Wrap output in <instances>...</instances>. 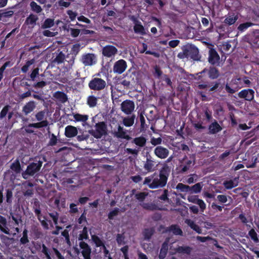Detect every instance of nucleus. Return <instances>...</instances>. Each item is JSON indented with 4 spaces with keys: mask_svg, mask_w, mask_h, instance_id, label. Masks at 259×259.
<instances>
[{
    "mask_svg": "<svg viewBox=\"0 0 259 259\" xmlns=\"http://www.w3.org/2000/svg\"><path fill=\"white\" fill-rule=\"evenodd\" d=\"M170 171V167L165 164L159 170V174L154 172L146 177L143 184L152 189L163 188L167 184Z\"/></svg>",
    "mask_w": 259,
    "mask_h": 259,
    "instance_id": "1",
    "label": "nucleus"
},
{
    "mask_svg": "<svg viewBox=\"0 0 259 259\" xmlns=\"http://www.w3.org/2000/svg\"><path fill=\"white\" fill-rule=\"evenodd\" d=\"M178 57L182 59H192L193 61H199L201 59L198 49L192 45L185 46L183 49V53H179Z\"/></svg>",
    "mask_w": 259,
    "mask_h": 259,
    "instance_id": "2",
    "label": "nucleus"
},
{
    "mask_svg": "<svg viewBox=\"0 0 259 259\" xmlns=\"http://www.w3.org/2000/svg\"><path fill=\"white\" fill-rule=\"evenodd\" d=\"M42 162L38 161L37 162H30L27 166L25 170L23 171L21 173L22 177L23 179L26 180L30 176H33L35 174L38 172L41 166Z\"/></svg>",
    "mask_w": 259,
    "mask_h": 259,
    "instance_id": "3",
    "label": "nucleus"
},
{
    "mask_svg": "<svg viewBox=\"0 0 259 259\" xmlns=\"http://www.w3.org/2000/svg\"><path fill=\"white\" fill-rule=\"evenodd\" d=\"M95 130L89 131V133L96 139H100L107 135V125L104 121L99 122L95 125Z\"/></svg>",
    "mask_w": 259,
    "mask_h": 259,
    "instance_id": "4",
    "label": "nucleus"
},
{
    "mask_svg": "<svg viewBox=\"0 0 259 259\" xmlns=\"http://www.w3.org/2000/svg\"><path fill=\"white\" fill-rule=\"evenodd\" d=\"M207 73L208 77L211 79H217L220 75L219 70L216 68V66H212L209 68H205L202 71L197 73V79L200 80L202 77V75Z\"/></svg>",
    "mask_w": 259,
    "mask_h": 259,
    "instance_id": "5",
    "label": "nucleus"
},
{
    "mask_svg": "<svg viewBox=\"0 0 259 259\" xmlns=\"http://www.w3.org/2000/svg\"><path fill=\"white\" fill-rule=\"evenodd\" d=\"M45 117V112L40 111L35 114L36 119L39 121L36 123H29L28 127H33L36 128H40L48 126V122L47 120H44Z\"/></svg>",
    "mask_w": 259,
    "mask_h": 259,
    "instance_id": "6",
    "label": "nucleus"
},
{
    "mask_svg": "<svg viewBox=\"0 0 259 259\" xmlns=\"http://www.w3.org/2000/svg\"><path fill=\"white\" fill-rule=\"evenodd\" d=\"M88 85L92 90L100 91L105 88L106 82L101 78L94 77L89 81Z\"/></svg>",
    "mask_w": 259,
    "mask_h": 259,
    "instance_id": "7",
    "label": "nucleus"
},
{
    "mask_svg": "<svg viewBox=\"0 0 259 259\" xmlns=\"http://www.w3.org/2000/svg\"><path fill=\"white\" fill-rule=\"evenodd\" d=\"M244 40L252 47L259 48V30H255L251 33L246 35Z\"/></svg>",
    "mask_w": 259,
    "mask_h": 259,
    "instance_id": "8",
    "label": "nucleus"
},
{
    "mask_svg": "<svg viewBox=\"0 0 259 259\" xmlns=\"http://www.w3.org/2000/svg\"><path fill=\"white\" fill-rule=\"evenodd\" d=\"M208 61L212 66H220V57L218 52L213 48L209 50Z\"/></svg>",
    "mask_w": 259,
    "mask_h": 259,
    "instance_id": "9",
    "label": "nucleus"
},
{
    "mask_svg": "<svg viewBox=\"0 0 259 259\" xmlns=\"http://www.w3.org/2000/svg\"><path fill=\"white\" fill-rule=\"evenodd\" d=\"M81 62L84 66H92L97 62L96 56L93 53H87L82 55Z\"/></svg>",
    "mask_w": 259,
    "mask_h": 259,
    "instance_id": "10",
    "label": "nucleus"
},
{
    "mask_svg": "<svg viewBox=\"0 0 259 259\" xmlns=\"http://www.w3.org/2000/svg\"><path fill=\"white\" fill-rule=\"evenodd\" d=\"M238 97L247 101H252L254 99V91L251 89L241 90L238 94Z\"/></svg>",
    "mask_w": 259,
    "mask_h": 259,
    "instance_id": "11",
    "label": "nucleus"
},
{
    "mask_svg": "<svg viewBox=\"0 0 259 259\" xmlns=\"http://www.w3.org/2000/svg\"><path fill=\"white\" fill-rule=\"evenodd\" d=\"M117 48L112 45H107L102 49L103 55L107 58H112L117 53Z\"/></svg>",
    "mask_w": 259,
    "mask_h": 259,
    "instance_id": "12",
    "label": "nucleus"
},
{
    "mask_svg": "<svg viewBox=\"0 0 259 259\" xmlns=\"http://www.w3.org/2000/svg\"><path fill=\"white\" fill-rule=\"evenodd\" d=\"M135 109V103L133 101L126 100L121 104V109L126 114H131Z\"/></svg>",
    "mask_w": 259,
    "mask_h": 259,
    "instance_id": "13",
    "label": "nucleus"
},
{
    "mask_svg": "<svg viewBox=\"0 0 259 259\" xmlns=\"http://www.w3.org/2000/svg\"><path fill=\"white\" fill-rule=\"evenodd\" d=\"M79 246L81 249V253L84 259H91V248L90 246L84 241H80L79 243Z\"/></svg>",
    "mask_w": 259,
    "mask_h": 259,
    "instance_id": "14",
    "label": "nucleus"
},
{
    "mask_svg": "<svg viewBox=\"0 0 259 259\" xmlns=\"http://www.w3.org/2000/svg\"><path fill=\"white\" fill-rule=\"evenodd\" d=\"M131 19L133 21L135 24L134 26V30L135 33L137 34H140L142 35H145L146 34V32L145 28L142 25L141 22L139 21L134 16H132L131 17Z\"/></svg>",
    "mask_w": 259,
    "mask_h": 259,
    "instance_id": "15",
    "label": "nucleus"
},
{
    "mask_svg": "<svg viewBox=\"0 0 259 259\" xmlns=\"http://www.w3.org/2000/svg\"><path fill=\"white\" fill-rule=\"evenodd\" d=\"M126 67V61L123 59H120L115 63L113 70L114 73L120 74L125 70Z\"/></svg>",
    "mask_w": 259,
    "mask_h": 259,
    "instance_id": "16",
    "label": "nucleus"
},
{
    "mask_svg": "<svg viewBox=\"0 0 259 259\" xmlns=\"http://www.w3.org/2000/svg\"><path fill=\"white\" fill-rule=\"evenodd\" d=\"M169 150L162 146H157L154 151V154L160 159H165L169 155Z\"/></svg>",
    "mask_w": 259,
    "mask_h": 259,
    "instance_id": "17",
    "label": "nucleus"
},
{
    "mask_svg": "<svg viewBox=\"0 0 259 259\" xmlns=\"http://www.w3.org/2000/svg\"><path fill=\"white\" fill-rule=\"evenodd\" d=\"M113 135L115 137L117 138L126 140H130L132 139L131 137L127 134L126 131L123 129V127L119 125L118 126L117 130L114 132Z\"/></svg>",
    "mask_w": 259,
    "mask_h": 259,
    "instance_id": "18",
    "label": "nucleus"
},
{
    "mask_svg": "<svg viewBox=\"0 0 259 259\" xmlns=\"http://www.w3.org/2000/svg\"><path fill=\"white\" fill-rule=\"evenodd\" d=\"M169 242V238H166L162 244L160 250V253L158 255L159 259H164L166 256L168 250Z\"/></svg>",
    "mask_w": 259,
    "mask_h": 259,
    "instance_id": "19",
    "label": "nucleus"
},
{
    "mask_svg": "<svg viewBox=\"0 0 259 259\" xmlns=\"http://www.w3.org/2000/svg\"><path fill=\"white\" fill-rule=\"evenodd\" d=\"M36 103L34 101H30L26 103L22 108V112L25 115L32 112L36 108Z\"/></svg>",
    "mask_w": 259,
    "mask_h": 259,
    "instance_id": "20",
    "label": "nucleus"
},
{
    "mask_svg": "<svg viewBox=\"0 0 259 259\" xmlns=\"http://www.w3.org/2000/svg\"><path fill=\"white\" fill-rule=\"evenodd\" d=\"M155 163V161L150 156L149 157H147L143 167L147 172H152L154 170Z\"/></svg>",
    "mask_w": 259,
    "mask_h": 259,
    "instance_id": "21",
    "label": "nucleus"
},
{
    "mask_svg": "<svg viewBox=\"0 0 259 259\" xmlns=\"http://www.w3.org/2000/svg\"><path fill=\"white\" fill-rule=\"evenodd\" d=\"M65 135L66 137L71 138L77 135V128L72 125H67L65 128Z\"/></svg>",
    "mask_w": 259,
    "mask_h": 259,
    "instance_id": "22",
    "label": "nucleus"
},
{
    "mask_svg": "<svg viewBox=\"0 0 259 259\" xmlns=\"http://www.w3.org/2000/svg\"><path fill=\"white\" fill-rule=\"evenodd\" d=\"M30 233L32 238L35 240L41 238L43 236L40 229L35 225L31 226Z\"/></svg>",
    "mask_w": 259,
    "mask_h": 259,
    "instance_id": "23",
    "label": "nucleus"
},
{
    "mask_svg": "<svg viewBox=\"0 0 259 259\" xmlns=\"http://www.w3.org/2000/svg\"><path fill=\"white\" fill-rule=\"evenodd\" d=\"M209 133L210 134H216L222 130V127L218 123L217 121L214 120L208 126Z\"/></svg>",
    "mask_w": 259,
    "mask_h": 259,
    "instance_id": "24",
    "label": "nucleus"
},
{
    "mask_svg": "<svg viewBox=\"0 0 259 259\" xmlns=\"http://www.w3.org/2000/svg\"><path fill=\"white\" fill-rule=\"evenodd\" d=\"M0 230L4 233L9 235L10 230L7 227V219L0 215Z\"/></svg>",
    "mask_w": 259,
    "mask_h": 259,
    "instance_id": "25",
    "label": "nucleus"
},
{
    "mask_svg": "<svg viewBox=\"0 0 259 259\" xmlns=\"http://www.w3.org/2000/svg\"><path fill=\"white\" fill-rule=\"evenodd\" d=\"M166 232H172L174 235L182 236L183 232L180 227L177 225H171L167 227Z\"/></svg>",
    "mask_w": 259,
    "mask_h": 259,
    "instance_id": "26",
    "label": "nucleus"
},
{
    "mask_svg": "<svg viewBox=\"0 0 259 259\" xmlns=\"http://www.w3.org/2000/svg\"><path fill=\"white\" fill-rule=\"evenodd\" d=\"M10 168L16 174H19L21 172L22 169L18 159H16L11 164Z\"/></svg>",
    "mask_w": 259,
    "mask_h": 259,
    "instance_id": "27",
    "label": "nucleus"
},
{
    "mask_svg": "<svg viewBox=\"0 0 259 259\" xmlns=\"http://www.w3.org/2000/svg\"><path fill=\"white\" fill-rule=\"evenodd\" d=\"M54 97L59 102L64 103L68 101L67 95L63 92L57 91L54 94Z\"/></svg>",
    "mask_w": 259,
    "mask_h": 259,
    "instance_id": "28",
    "label": "nucleus"
},
{
    "mask_svg": "<svg viewBox=\"0 0 259 259\" xmlns=\"http://www.w3.org/2000/svg\"><path fill=\"white\" fill-rule=\"evenodd\" d=\"M238 19V17L237 15H235L234 14H233L232 15H229L228 17H227L224 21V23L225 24H227L228 25H232L237 21V20Z\"/></svg>",
    "mask_w": 259,
    "mask_h": 259,
    "instance_id": "29",
    "label": "nucleus"
},
{
    "mask_svg": "<svg viewBox=\"0 0 259 259\" xmlns=\"http://www.w3.org/2000/svg\"><path fill=\"white\" fill-rule=\"evenodd\" d=\"M33 208L34 209V212L35 215H36L37 218H39V217H40L41 214L40 209V202L36 198L34 199L33 203Z\"/></svg>",
    "mask_w": 259,
    "mask_h": 259,
    "instance_id": "30",
    "label": "nucleus"
},
{
    "mask_svg": "<svg viewBox=\"0 0 259 259\" xmlns=\"http://www.w3.org/2000/svg\"><path fill=\"white\" fill-rule=\"evenodd\" d=\"M186 223L187 225L194 231L198 234L202 233V230L200 227L195 223V222L191 220H186Z\"/></svg>",
    "mask_w": 259,
    "mask_h": 259,
    "instance_id": "31",
    "label": "nucleus"
},
{
    "mask_svg": "<svg viewBox=\"0 0 259 259\" xmlns=\"http://www.w3.org/2000/svg\"><path fill=\"white\" fill-rule=\"evenodd\" d=\"M77 238L78 240L80 241V242L83 241L84 240L89 239L88 230L86 226H84L82 230L80 232Z\"/></svg>",
    "mask_w": 259,
    "mask_h": 259,
    "instance_id": "32",
    "label": "nucleus"
},
{
    "mask_svg": "<svg viewBox=\"0 0 259 259\" xmlns=\"http://www.w3.org/2000/svg\"><path fill=\"white\" fill-rule=\"evenodd\" d=\"M132 142L140 147H143L146 145V139L144 137L141 136L134 138Z\"/></svg>",
    "mask_w": 259,
    "mask_h": 259,
    "instance_id": "33",
    "label": "nucleus"
},
{
    "mask_svg": "<svg viewBox=\"0 0 259 259\" xmlns=\"http://www.w3.org/2000/svg\"><path fill=\"white\" fill-rule=\"evenodd\" d=\"M135 115H132L131 116L124 117L123 119V124L126 127H130L133 125L135 119Z\"/></svg>",
    "mask_w": 259,
    "mask_h": 259,
    "instance_id": "34",
    "label": "nucleus"
},
{
    "mask_svg": "<svg viewBox=\"0 0 259 259\" xmlns=\"http://www.w3.org/2000/svg\"><path fill=\"white\" fill-rule=\"evenodd\" d=\"M202 188L201 183H198L192 186H189L190 193H198L201 192Z\"/></svg>",
    "mask_w": 259,
    "mask_h": 259,
    "instance_id": "35",
    "label": "nucleus"
},
{
    "mask_svg": "<svg viewBox=\"0 0 259 259\" xmlns=\"http://www.w3.org/2000/svg\"><path fill=\"white\" fill-rule=\"evenodd\" d=\"M175 250L179 253L189 254L191 252V248L188 246H178L175 249Z\"/></svg>",
    "mask_w": 259,
    "mask_h": 259,
    "instance_id": "36",
    "label": "nucleus"
},
{
    "mask_svg": "<svg viewBox=\"0 0 259 259\" xmlns=\"http://www.w3.org/2000/svg\"><path fill=\"white\" fill-rule=\"evenodd\" d=\"M38 20V17L37 15L31 14L27 17L25 22L27 24L34 25Z\"/></svg>",
    "mask_w": 259,
    "mask_h": 259,
    "instance_id": "37",
    "label": "nucleus"
},
{
    "mask_svg": "<svg viewBox=\"0 0 259 259\" xmlns=\"http://www.w3.org/2000/svg\"><path fill=\"white\" fill-rule=\"evenodd\" d=\"M73 117L75 121H81L85 123L89 119L88 115H82L79 113L73 114Z\"/></svg>",
    "mask_w": 259,
    "mask_h": 259,
    "instance_id": "38",
    "label": "nucleus"
},
{
    "mask_svg": "<svg viewBox=\"0 0 259 259\" xmlns=\"http://www.w3.org/2000/svg\"><path fill=\"white\" fill-rule=\"evenodd\" d=\"M92 241L95 244L96 247H102L105 244L103 241L98 236L96 235H92L91 236Z\"/></svg>",
    "mask_w": 259,
    "mask_h": 259,
    "instance_id": "39",
    "label": "nucleus"
},
{
    "mask_svg": "<svg viewBox=\"0 0 259 259\" xmlns=\"http://www.w3.org/2000/svg\"><path fill=\"white\" fill-rule=\"evenodd\" d=\"M97 98L94 96H90L87 98V104L90 107L93 108L95 107L97 104Z\"/></svg>",
    "mask_w": 259,
    "mask_h": 259,
    "instance_id": "40",
    "label": "nucleus"
},
{
    "mask_svg": "<svg viewBox=\"0 0 259 259\" xmlns=\"http://www.w3.org/2000/svg\"><path fill=\"white\" fill-rule=\"evenodd\" d=\"M54 25V19L51 18L46 19L41 25V28L43 29L49 28Z\"/></svg>",
    "mask_w": 259,
    "mask_h": 259,
    "instance_id": "41",
    "label": "nucleus"
},
{
    "mask_svg": "<svg viewBox=\"0 0 259 259\" xmlns=\"http://www.w3.org/2000/svg\"><path fill=\"white\" fill-rule=\"evenodd\" d=\"M30 7L31 10L36 13H39L42 11L41 7L34 1L30 3Z\"/></svg>",
    "mask_w": 259,
    "mask_h": 259,
    "instance_id": "42",
    "label": "nucleus"
},
{
    "mask_svg": "<svg viewBox=\"0 0 259 259\" xmlns=\"http://www.w3.org/2000/svg\"><path fill=\"white\" fill-rule=\"evenodd\" d=\"M228 198L231 199L230 196H228L225 195H218L217 196V199L219 202L221 204H225L226 206H229L230 204V203L226 204L228 201Z\"/></svg>",
    "mask_w": 259,
    "mask_h": 259,
    "instance_id": "43",
    "label": "nucleus"
},
{
    "mask_svg": "<svg viewBox=\"0 0 259 259\" xmlns=\"http://www.w3.org/2000/svg\"><path fill=\"white\" fill-rule=\"evenodd\" d=\"M176 189L182 192H189V186L185 185L182 183H179L176 186Z\"/></svg>",
    "mask_w": 259,
    "mask_h": 259,
    "instance_id": "44",
    "label": "nucleus"
},
{
    "mask_svg": "<svg viewBox=\"0 0 259 259\" xmlns=\"http://www.w3.org/2000/svg\"><path fill=\"white\" fill-rule=\"evenodd\" d=\"M253 25V23L250 22H246L240 24L238 27V30L239 31L243 32L246 30L249 27Z\"/></svg>",
    "mask_w": 259,
    "mask_h": 259,
    "instance_id": "45",
    "label": "nucleus"
},
{
    "mask_svg": "<svg viewBox=\"0 0 259 259\" xmlns=\"http://www.w3.org/2000/svg\"><path fill=\"white\" fill-rule=\"evenodd\" d=\"M154 234L152 229H145L143 231V236L145 240H149Z\"/></svg>",
    "mask_w": 259,
    "mask_h": 259,
    "instance_id": "46",
    "label": "nucleus"
},
{
    "mask_svg": "<svg viewBox=\"0 0 259 259\" xmlns=\"http://www.w3.org/2000/svg\"><path fill=\"white\" fill-rule=\"evenodd\" d=\"M39 75V68L36 67L34 68L30 73L29 77L30 79H27V80H31L34 81L36 80V78Z\"/></svg>",
    "mask_w": 259,
    "mask_h": 259,
    "instance_id": "47",
    "label": "nucleus"
},
{
    "mask_svg": "<svg viewBox=\"0 0 259 259\" xmlns=\"http://www.w3.org/2000/svg\"><path fill=\"white\" fill-rule=\"evenodd\" d=\"M27 90H28L27 91H26V92L23 93L21 94H19L18 95L19 99L20 100L22 101L26 98L31 97L32 92H34L35 93H36V92L34 91L33 90H31V89H27Z\"/></svg>",
    "mask_w": 259,
    "mask_h": 259,
    "instance_id": "48",
    "label": "nucleus"
},
{
    "mask_svg": "<svg viewBox=\"0 0 259 259\" xmlns=\"http://www.w3.org/2000/svg\"><path fill=\"white\" fill-rule=\"evenodd\" d=\"M65 55L62 52H60L57 55L56 57L54 60V62L57 63V64H59L62 63L65 60Z\"/></svg>",
    "mask_w": 259,
    "mask_h": 259,
    "instance_id": "49",
    "label": "nucleus"
},
{
    "mask_svg": "<svg viewBox=\"0 0 259 259\" xmlns=\"http://www.w3.org/2000/svg\"><path fill=\"white\" fill-rule=\"evenodd\" d=\"M34 63V59H31L26 61V63L21 68V71L23 73H26L29 69V67Z\"/></svg>",
    "mask_w": 259,
    "mask_h": 259,
    "instance_id": "50",
    "label": "nucleus"
},
{
    "mask_svg": "<svg viewBox=\"0 0 259 259\" xmlns=\"http://www.w3.org/2000/svg\"><path fill=\"white\" fill-rule=\"evenodd\" d=\"M44 218L45 220H41L40 219V217H39V218H37L38 220L40 222L41 225L43 227V228L46 230L49 229V224L47 222H48L50 223V224L51 225V226L53 227L52 221L51 220L48 221L46 219L45 217H44Z\"/></svg>",
    "mask_w": 259,
    "mask_h": 259,
    "instance_id": "51",
    "label": "nucleus"
},
{
    "mask_svg": "<svg viewBox=\"0 0 259 259\" xmlns=\"http://www.w3.org/2000/svg\"><path fill=\"white\" fill-rule=\"evenodd\" d=\"M2 12L4 18H10L12 17L14 13V12L11 10V8L2 10Z\"/></svg>",
    "mask_w": 259,
    "mask_h": 259,
    "instance_id": "52",
    "label": "nucleus"
},
{
    "mask_svg": "<svg viewBox=\"0 0 259 259\" xmlns=\"http://www.w3.org/2000/svg\"><path fill=\"white\" fill-rule=\"evenodd\" d=\"M6 202L8 204H11L13 200V192L10 189H6Z\"/></svg>",
    "mask_w": 259,
    "mask_h": 259,
    "instance_id": "53",
    "label": "nucleus"
},
{
    "mask_svg": "<svg viewBox=\"0 0 259 259\" xmlns=\"http://www.w3.org/2000/svg\"><path fill=\"white\" fill-rule=\"evenodd\" d=\"M248 234L251 238V239L255 243H257L259 242L258 238L257 237V235L254 229H251L248 233Z\"/></svg>",
    "mask_w": 259,
    "mask_h": 259,
    "instance_id": "54",
    "label": "nucleus"
},
{
    "mask_svg": "<svg viewBox=\"0 0 259 259\" xmlns=\"http://www.w3.org/2000/svg\"><path fill=\"white\" fill-rule=\"evenodd\" d=\"M223 185L227 189H231L237 186L232 180L224 181Z\"/></svg>",
    "mask_w": 259,
    "mask_h": 259,
    "instance_id": "55",
    "label": "nucleus"
},
{
    "mask_svg": "<svg viewBox=\"0 0 259 259\" xmlns=\"http://www.w3.org/2000/svg\"><path fill=\"white\" fill-rule=\"evenodd\" d=\"M120 209L117 207H115L112 211H110L108 214V219L111 220L114 217L117 215L119 212Z\"/></svg>",
    "mask_w": 259,
    "mask_h": 259,
    "instance_id": "56",
    "label": "nucleus"
},
{
    "mask_svg": "<svg viewBox=\"0 0 259 259\" xmlns=\"http://www.w3.org/2000/svg\"><path fill=\"white\" fill-rule=\"evenodd\" d=\"M41 252L46 255L47 259H52L51 253L48 248L44 244L42 245Z\"/></svg>",
    "mask_w": 259,
    "mask_h": 259,
    "instance_id": "57",
    "label": "nucleus"
},
{
    "mask_svg": "<svg viewBox=\"0 0 259 259\" xmlns=\"http://www.w3.org/2000/svg\"><path fill=\"white\" fill-rule=\"evenodd\" d=\"M49 215L52 219L54 224L57 225L58 222L59 213L55 211L49 213Z\"/></svg>",
    "mask_w": 259,
    "mask_h": 259,
    "instance_id": "58",
    "label": "nucleus"
},
{
    "mask_svg": "<svg viewBox=\"0 0 259 259\" xmlns=\"http://www.w3.org/2000/svg\"><path fill=\"white\" fill-rule=\"evenodd\" d=\"M57 3L59 7L62 8H68L71 5V2L70 1H64V0H59Z\"/></svg>",
    "mask_w": 259,
    "mask_h": 259,
    "instance_id": "59",
    "label": "nucleus"
},
{
    "mask_svg": "<svg viewBox=\"0 0 259 259\" xmlns=\"http://www.w3.org/2000/svg\"><path fill=\"white\" fill-rule=\"evenodd\" d=\"M125 237L122 234H117L116 236V241L119 245H123L125 244L124 242Z\"/></svg>",
    "mask_w": 259,
    "mask_h": 259,
    "instance_id": "60",
    "label": "nucleus"
},
{
    "mask_svg": "<svg viewBox=\"0 0 259 259\" xmlns=\"http://www.w3.org/2000/svg\"><path fill=\"white\" fill-rule=\"evenodd\" d=\"M47 84V83L46 81L41 80L34 83L32 85V87L34 88L35 89H42L46 86Z\"/></svg>",
    "mask_w": 259,
    "mask_h": 259,
    "instance_id": "61",
    "label": "nucleus"
},
{
    "mask_svg": "<svg viewBox=\"0 0 259 259\" xmlns=\"http://www.w3.org/2000/svg\"><path fill=\"white\" fill-rule=\"evenodd\" d=\"M195 204L199 205L200 211L202 212H203L206 208V204L202 199H199L198 200H197Z\"/></svg>",
    "mask_w": 259,
    "mask_h": 259,
    "instance_id": "62",
    "label": "nucleus"
},
{
    "mask_svg": "<svg viewBox=\"0 0 259 259\" xmlns=\"http://www.w3.org/2000/svg\"><path fill=\"white\" fill-rule=\"evenodd\" d=\"M80 45L79 44H76L73 45L71 48L72 54L76 56L80 51Z\"/></svg>",
    "mask_w": 259,
    "mask_h": 259,
    "instance_id": "63",
    "label": "nucleus"
},
{
    "mask_svg": "<svg viewBox=\"0 0 259 259\" xmlns=\"http://www.w3.org/2000/svg\"><path fill=\"white\" fill-rule=\"evenodd\" d=\"M10 106L9 105L5 106L2 110L0 113V118H4L8 113Z\"/></svg>",
    "mask_w": 259,
    "mask_h": 259,
    "instance_id": "64",
    "label": "nucleus"
}]
</instances>
